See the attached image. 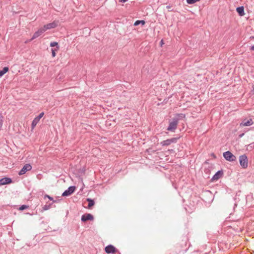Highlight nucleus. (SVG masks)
Wrapping results in <instances>:
<instances>
[{
    "label": "nucleus",
    "instance_id": "1",
    "mask_svg": "<svg viewBox=\"0 0 254 254\" xmlns=\"http://www.w3.org/2000/svg\"><path fill=\"white\" fill-rule=\"evenodd\" d=\"M239 162L240 165L242 168L246 169L248 166V160L246 155H243L239 157Z\"/></svg>",
    "mask_w": 254,
    "mask_h": 254
},
{
    "label": "nucleus",
    "instance_id": "2",
    "mask_svg": "<svg viewBox=\"0 0 254 254\" xmlns=\"http://www.w3.org/2000/svg\"><path fill=\"white\" fill-rule=\"evenodd\" d=\"M223 156L226 160L229 161H234L236 160V156L229 151L223 153Z\"/></svg>",
    "mask_w": 254,
    "mask_h": 254
},
{
    "label": "nucleus",
    "instance_id": "3",
    "mask_svg": "<svg viewBox=\"0 0 254 254\" xmlns=\"http://www.w3.org/2000/svg\"><path fill=\"white\" fill-rule=\"evenodd\" d=\"M58 25V22L57 21H54L52 23L47 24L43 26V28L45 32L46 30L56 27Z\"/></svg>",
    "mask_w": 254,
    "mask_h": 254
},
{
    "label": "nucleus",
    "instance_id": "4",
    "mask_svg": "<svg viewBox=\"0 0 254 254\" xmlns=\"http://www.w3.org/2000/svg\"><path fill=\"white\" fill-rule=\"evenodd\" d=\"M178 123V122L177 120H174L172 122L170 123L167 130L174 131L177 127Z\"/></svg>",
    "mask_w": 254,
    "mask_h": 254
},
{
    "label": "nucleus",
    "instance_id": "5",
    "mask_svg": "<svg viewBox=\"0 0 254 254\" xmlns=\"http://www.w3.org/2000/svg\"><path fill=\"white\" fill-rule=\"evenodd\" d=\"M32 169V166L29 164H25L23 167L21 169V170L19 171L18 174L19 175H24L26 173L27 171L31 170Z\"/></svg>",
    "mask_w": 254,
    "mask_h": 254
},
{
    "label": "nucleus",
    "instance_id": "6",
    "mask_svg": "<svg viewBox=\"0 0 254 254\" xmlns=\"http://www.w3.org/2000/svg\"><path fill=\"white\" fill-rule=\"evenodd\" d=\"M75 190V187H74V186H71V187H70L68 188V189L65 190L62 195L63 196H68V195H70L71 194H72Z\"/></svg>",
    "mask_w": 254,
    "mask_h": 254
},
{
    "label": "nucleus",
    "instance_id": "7",
    "mask_svg": "<svg viewBox=\"0 0 254 254\" xmlns=\"http://www.w3.org/2000/svg\"><path fill=\"white\" fill-rule=\"evenodd\" d=\"M44 30L43 27L39 28L37 31H36L33 35L30 41L34 40L40 36L42 33L44 32Z\"/></svg>",
    "mask_w": 254,
    "mask_h": 254
},
{
    "label": "nucleus",
    "instance_id": "8",
    "mask_svg": "<svg viewBox=\"0 0 254 254\" xmlns=\"http://www.w3.org/2000/svg\"><path fill=\"white\" fill-rule=\"evenodd\" d=\"M177 139L176 138H172L168 139L166 140H164L161 142V144L163 146L169 145L173 143H175L177 141Z\"/></svg>",
    "mask_w": 254,
    "mask_h": 254
},
{
    "label": "nucleus",
    "instance_id": "9",
    "mask_svg": "<svg viewBox=\"0 0 254 254\" xmlns=\"http://www.w3.org/2000/svg\"><path fill=\"white\" fill-rule=\"evenodd\" d=\"M117 250L112 245H109L107 246L105 248V252L107 254H114L116 252Z\"/></svg>",
    "mask_w": 254,
    "mask_h": 254
},
{
    "label": "nucleus",
    "instance_id": "10",
    "mask_svg": "<svg viewBox=\"0 0 254 254\" xmlns=\"http://www.w3.org/2000/svg\"><path fill=\"white\" fill-rule=\"evenodd\" d=\"M93 219V216L90 214H87L83 215L81 217V220L85 222L87 220H92Z\"/></svg>",
    "mask_w": 254,
    "mask_h": 254
},
{
    "label": "nucleus",
    "instance_id": "11",
    "mask_svg": "<svg viewBox=\"0 0 254 254\" xmlns=\"http://www.w3.org/2000/svg\"><path fill=\"white\" fill-rule=\"evenodd\" d=\"M223 176V172L222 171H218L212 177V181H217L221 178Z\"/></svg>",
    "mask_w": 254,
    "mask_h": 254
},
{
    "label": "nucleus",
    "instance_id": "12",
    "mask_svg": "<svg viewBox=\"0 0 254 254\" xmlns=\"http://www.w3.org/2000/svg\"><path fill=\"white\" fill-rule=\"evenodd\" d=\"M12 183V180L9 178H3L1 179V185L9 184Z\"/></svg>",
    "mask_w": 254,
    "mask_h": 254
},
{
    "label": "nucleus",
    "instance_id": "13",
    "mask_svg": "<svg viewBox=\"0 0 254 254\" xmlns=\"http://www.w3.org/2000/svg\"><path fill=\"white\" fill-rule=\"evenodd\" d=\"M253 124V122L252 119H249V120L246 121H244L242 123H241L240 126L245 127V126H250Z\"/></svg>",
    "mask_w": 254,
    "mask_h": 254
},
{
    "label": "nucleus",
    "instance_id": "14",
    "mask_svg": "<svg viewBox=\"0 0 254 254\" xmlns=\"http://www.w3.org/2000/svg\"><path fill=\"white\" fill-rule=\"evenodd\" d=\"M40 119H39V118H37V117H35L34 120H33V121L32 122V123H31V130L32 131L35 127L36 126V125H37V124L40 121Z\"/></svg>",
    "mask_w": 254,
    "mask_h": 254
},
{
    "label": "nucleus",
    "instance_id": "15",
    "mask_svg": "<svg viewBox=\"0 0 254 254\" xmlns=\"http://www.w3.org/2000/svg\"><path fill=\"white\" fill-rule=\"evenodd\" d=\"M236 10L240 16H244L245 14L244 12V8L243 6L237 7Z\"/></svg>",
    "mask_w": 254,
    "mask_h": 254
},
{
    "label": "nucleus",
    "instance_id": "16",
    "mask_svg": "<svg viewBox=\"0 0 254 254\" xmlns=\"http://www.w3.org/2000/svg\"><path fill=\"white\" fill-rule=\"evenodd\" d=\"M87 201L89 202L88 208L89 209H91V207L94 205V201L93 200L90 198H87Z\"/></svg>",
    "mask_w": 254,
    "mask_h": 254
},
{
    "label": "nucleus",
    "instance_id": "17",
    "mask_svg": "<svg viewBox=\"0 0 254 254\" xmlns=\"http://www.w3.org/2000/svg\"><path fill=\"white\" fill-rule=\"evenodd\" d=\"M145 22L144 20H137L134 22V25L137 26L140 24H141L142 25H144L145 24Z\"/></svg>",
    "mask_w": 254,
    "mask_h": 254
},
{
    "label": "nucleus",
    "instance_id": "18",
    "mask_svg": "<svg viewBox=\"0 0 254 254\" xmlns=\"http://www.w3.org/2000/svg\"><path fill=\"white\" fill-rule=\"evenodd\" d=\"M8 67H4L2 70H1V76L6 73L8 71Z\"/></svg>",
    "mask_w": 254,
    "mask_h": 254
},
{
    "label": "nucleus",
    "instance_id": "19",
    "mask_svg": "<svg viewBox=\"0 0 254 254\" xmlns=\"http://www.w3.org/2000/svg\"><path fill=\"white\" fill-rule=\"evenodd\" d=\"M58 49H59V48H58L57 50H55L53 49H52V55L53 57H55L56 56V51H58Z\"/></svg>",
    "mask_w": 254,
    "mask_h": 254
},
{
    "label": "nucleus",
    "instance_id": "20",
    "mask_svg": "<svg viewBox=\"0 0 254 254\" xmlns=\"http://www.w3.org/2000/svg\"><path fill=\"white\" fill-rule=\"evenodd\" d=\"M28 208V206L27 205H22V206H21L20 207H19V210H23L25 209H26Z\"/></svg>",
    "mask_w": 254,
    "mask_h": 254
},
{
    "label": "nucleus",
    "instance_id": "21",
    "mask_svg": "<svg viewBox=\"0 0 254 254\" xmlns=\"http://www.w3.org/2000/svg\"><path fill=\"white\" fill-rule=\"evenodd\" d=\"M189 4H193L196 2V0H187Z\"/></svg>",
    "mask_w": 254,
    "mask_h": 254
},
{
    "label": "nucleus",
    "instance_id": "22",
    "mask_svg": "<svg viewBox=\"0 0 254 254\" xmlns=\"http://www.w3.org/2000/svg\"><path fill=\"white\" fill-rule=\"evenodd\" d=\"M58 43L57 42H51V43H50V46H51V47H55V46H57V45H58Z\"/></svg>",
    "mask_w": 254,
    "mask_h": 254
},
{
    "label": "nucleus",
    "instance_id": "23",
    "mask_svg": "<svg viewBox=\"0 0 254 254\" xmlns=\"http://www.w3.org/2000/svg\"><path fill=\"white\" fill-rule=\"evenodd\" d=\"M44 115V112H42L38 116H37L36 117L37 118H39V119L40 120L43 117Z\"/></svg>",
    "mask_w": 254,
    "mask_h": 254
},
{
    "label": "nucleus",
    "instance_id": "24",
    "mask_svg": "<svg viewBox=\"0 0 254 254\" xmlns=\"http://www.w3.org/2000/svg\"><path fill=\"white\" fill-rule=\"evenodd\" d=\"M50 207V206H48V205H45L44 207H43V210H48Z\"/></svg>",
    "mask_w": 254,
    "mask_h": 254
},
{
    "label": "nucleus",
    "instance_id": "25",
    "mask_svg": "<svg viewBox=\"0 0 254 254\" xmlns=\"http://www.w3.org/2000/svg\"><path fill=\"white\" fill-rule=\"evenodd\" d=\"M45 197H48L49 199H50L51 200H52L53 199L52 197H51L50 196L48 195H46L45 196Z\"/></svg>",
    "mask_w": 254,
    "mask_h": 254
},
{
    "label": "nucleus",
    "instance_id": "26",
    "mask_svg": "<svg viewBox=\"0 0 254 254\" xmlns=\"http://www.w3.org/2000/svg\"><path fill=\"white\" fill-rule=\"evenodd\" d=\"M178 116L179 117H184V118L185 117V115H183V114H179V115H178Z\"/></svg>",
    "mask_w": 254,
    "mask_h": 254
},
{
    "label": "nucleus",
    "instance_id": "27",
    "mask_svg": "<svg viewBox=\"0 0 254 254\" xmlns=\"http://www.w3.org/2000/svg\"><path fill=\"white\" fill-rule=\"evenodd\" d=\"M251 50H253V51H254V46H253L251 47Z\"/></svg>",
    "mask_w": 254,
    "mask_h": 254
},
{
    "label": "nucleus",
    "instance_id": "28",
    "mask_svg": "<svg viewBox=\"0 0 254 254\" xmlns=\"http://www.w3.org/2000/svg\"><path fill=\"white\" fill-rule=\"evenodd\" d=\"M127 1V0H120V1L125 2Z\"/></svg>",
    "mask_w": 254,
    "mask_h": 254
},
{
    "label": "nucleus",
    "instance_id": "29",
    "mask_svg": "<svg viewBox=\"0 0 254 254\" xmlns=\"http://www.w3.org/2000/svg\"><path fill=\"white\" fill-rule=\"evenodd\" d=\"M160 44H161V46H162V45L164 44L163 43V40H161V42H160Z\"/></svg>",
    "mask_w": 254,
    "mask_h": 254
},
{
    "label": "nucleus",
    "instance_id": "30",
    "mask_svg": "<svg viewBox=\"0 0 254 254\" xmlns=\"http://www.w3.org/2000/svg\"><path fill=\"white\" fill-rule=\"evenodd\" d=\"M253 91H254V85L253 86Z\"/></svg>",
    "mask_w": 254,
    "mask_h": 254
},
{
    "label": "nucleus",
    "instance_id": "31",
    "mask_svg": "<svg viewBox=\"0 0 254 254\" xmlns=\"http://www.w3.org/2000/svg\"><path fill=\"white\" fill-rule=\"evenodd\" d=\"M199 0H196V1H199Z\"/></svg>",
    "mask_w": 254,
    "mask_h": 254
},
{
    "label": "nucleus",
    "instance_id": "32",
    "mask_svg": "<svg viewBox=\"0 0 254 254\" xmlns=\"http://www.w3.org/2000/svg\"><path fill=\"white\" fill-rule=\"evenodd\" d=\"M252 38H254V37H253Z\"/></svg>",
    "mask_w": 254,
    "mask_h": 254
}]
</instances>
